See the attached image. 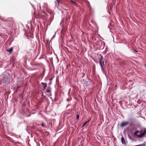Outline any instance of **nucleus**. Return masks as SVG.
<instances>
[{
	"label": "nucleus",
	"instance_id": "4",
	"mask_svg": "<svg viewBox=\"0 0 146 146\" xmlns=\"http://www.w3.org/2000/svg\"><path fill=\"white\" fill-rule=\"evenodd\" d=\"M129 123L128 121H124L122 122L120 124V126L121 127H124L127 125Z\"/></svg>",
	"mask_w": 146,
	"mask_h": 146
},
{
	"label": "nucleus",
	"instance_id": "14",
	"mask_svg": "<svg viewBox=\"0 0 146 146\" xmlns=\"http://www.w3.org/2000/svg\"><path fill=\"white\" fill-rule=\"evenodd\" d=\"M41 13L43 14H44L45 15H46L47 14L44 11H42Z\"/></svg>",
	"mask_w": 146,
	"mask_h": 146
},
{
	"label": "nucleus",
	"instance_id": "21",
	"mask_svg": "<svg viewBox=\"0 0 146 146\" xmlns=\"http://www.w3.org/2000/svg\"><path fill=\"white\" fill-rule=\"evenodd\" d=\"M134 50L135 52H138L137 51V50Z\"/></svg>",
	"mask_w": 146,
	"mask_h": 146
},
{
	"label": "nucleus",
	"instance_id": "5",
	"mask_svg": "<svg viewBox=\"0 0 146 146\" xmlns=\"http://www.w3.org/2000/svg\"><path fill=\"white\" fill-rule=\"evenodd\" d=\"M41 84L43 86V88L44 89L47 86V84L46 83H44L43 82H41Z\"/></svg>",
	"mask_w": 146,
	"mask_h": 146
},
{
	"label": "nucleus",
	"instance_id": "16",
	"mask_svg": "<svg viewBox=\"0 0 146 146\" xmlns=\"http://www.w3.org/2000/svg\"><path fill=\"white\" fill-rule=\"evenodd\" d=\"M50 90H49V89H47L46 90V92H50Z\"/></svg>",
	"mask_w": 146,
	"mask_h": 146
},
{
	"label": "nucleus",
	"instance_id": "13",
	"mask_svg": "<svg viewBox=\"0 0 146 146\" xmlns=\"http://www.w3.org/2000/svg\"><path fill=\"white\" fill-rule=\"evenodd\" d=\"M87 123V122H84L83 124V125L82 126V127H84Z\"/></svg>",
	"mask_w": 146,
	"mask_h": 146
},
{
	"label": "nucleus",
	"instance_id": "17",
	"mask_svg": "<svg viewBox=\"0 0 146 146\" xmlns=\"http://www.w3.org/2000/svg\"><path fill=\"white\" fill-rule=\"evenodd\" d=\"M91 119H90L89 120H88V121H86V122H87V123H88V122H90V120H91Z\"/></svg>",
	"mask_w": 146,
	"mask_h": 146
},
{
	"label": "nucleus",
	"instance_id": "15",
	"mask_svg": "<svg viewBox=\"0 0 146 146\" xmlns=\"http://www.w3.org/2000/svg\"><path fill=\"white\" fill-rule=\"evenodd\" d=\"M79 115H77L76 117V118L78 119L79 118Z\"/></svg>",
	"mask_w": 146,
	"mask_h": 146
},
{
	"label": "nucleus",
	"instance_id": "9",
	"mask_svg": "<svg viewBox=\"0 0 146 146\" xmlns=\"http://www.w3.org/2000/svg\"><path fill=\"white\" fill-rule=\"evenodd\" d=\"M71 1L74 3L73 4L74 5H76V6H77L78 4L76 2H74L73 1Z\"/></svg>",
	"mask_w": 146,
	"mask_h": 146
},
{
	"label": "nucleus",
	"instance_id": "19",
	"mask_svg": "<svg viewBox=\"0 0 146 146\" xmlns=\"http://www.w3.org/2000/svg\"><path fill=\"white\" fill-rule=\"evenodd\" d=\"M41 96L44 97L45 96L43 94V93L42 94V95Z\"/></svg>",
	"mask_w": 146,
	"mask_h": 146
},
{
	"label": "nucleus",
	"instance_id": "3",
	"mask_svg": "<svg viewBox=\"0 0 146 146\" xmlns=\"http://www.w3.org/2000/svg\"><path fill=\"white\" fill-rule=\"evenodd\" d=\"M2 80L3 82L5 84H6L8 83L9 80L8 77H4L3 78Z\"/></svg>",
	"mask_w": 146,
	"mask_h": 146
},
{
	"label": "nucleus",
	"instance_id": "8",
	"mask_svg": "<svg viewBox=\"0 0 146 146\" xmlns=\"http://www.w3.org/2000/svg\"><path fill=\"white\" fill-rule=\"evenodd\" d=\"M13 49L12 48H11L9 49V50H7V51L9 52L10 53H11Z\"/></svg>",
	"mask_w": 146,
	"mask_h": 146
},
{
	"label": "nucleus",
	"instance_id": "2",
	"mask_svg": "<svg viewBox=\"0 0 146 146\" xmlns=\"http://www.w3.org/2000/svg\"><path fill=\"white\" fill-rule=\"evenodd\" d=\"M100 56L101 57L100 60V63L101 66H102V65H105L104 64V59L103 58L102 55H100Z\"/></svg>",
	"mask_w": 146,
	"mask_h": 146
},
{
	"label": "nucleus",
	"instance_id": "11",
	"mask_svg": "<svg viewBox=\"0 0 146 146\" xmlns=\"http://www.w3.org/2000/svg\"><path fill=\"white\" fill-rule=\"evenodd\" d=\"M37 17H38V19H40L41 18V15L40 14H39L37 15Z\"/></svg>",
	"mask_w": 146,
	"mask_h": 146
},
{
	"label": "nucleus",
	"instance_id": "7",
	"mask_svg": "<svg viewBox=\"0 0 146 146\" xmlns=\"http://www.w3.org/2000/svg\"><path fill=\"white\" fill-rule=\"evenodd\" d=\"M85 86L86 87H87L90 86V83L89 82L86 81V82L85 83Z\"/></svg>",
	"mask_w": 146,
	"mask_h": 146
},
{
	"label": "nucleus",
	"instance_id": "10",
	"mask_svg": "<svg viewBox=\"0 0 146 146\" xmlns=\"http://www.w3.org/2000/svg\"><path fill=\"white\" fill-rule=\"evenodd\" d=\"M91 22L94 24H96L95 21L93 19H92L91 21Z\"/></svg>",
	"mask_w": 146,
	"mask_h": 146
},
{
	"label": "nucleus",
	"instance_id": "6",
	"mask_svg": "<svg viewBox=\"0 0 146 146\" xmlns=\"http://www.w3.org/2000/svg\"><path fill=\"white\" fill-rule=\"evenodd\" d=\"M121 141L122 143L123 144L126 143V142L124 138L123 137H122L121 138Z\"/></svg>",
	"mask_w": 146,
	"mask_h": 146
},
{
	"label": "nucleus",
	"instance_id": "22",
	"mask_svg": "<svg viewBox=\"0 0 146 146\" xmlns=\"http://www.w3.org/2000/svg\"><path fill=\"white\" fill-rule=\"evenodd\" d=\"M82 146H84L83 145H82Z\"/></svg>",
	"mask_w": 146,
	"mask_h": 146
},
{
	"label": "nucleus",
	"instance_id": "18",
	"mask_svg": "<svg viewBox=\"0 0 146 146\" xmlns=\"http://www.w3.org/2000/svg\"><path fill=\"white\" fill-rule=\"evenodd\" d=\"M42 127H44V124L43 123H42Z\"/></svg>",
	"mask_w": 146,
	"mask_h": 146
},
{
	"label": "nucleus",
	"instance_id": "20",
	"mask_svg": "<svg viewBox=\"0 0 146 146\" xmlns=\"http://www.w3.org/2000/svg\"><path fill=\"white\" fill-rule=\"evenodd\" d=\"M35 18H36V19H38V17H37V16H35Z\"/></svg>",
	"mask_w": 146,
	"mask_h": 146
},
{
	"label": "nucleus",
	"instance_id": "12",
	"mask_svg": "<svg viewBox=\"0 0 146 146\" xmlns=\"http://www.w3.org/2000/svg\"><path fill=\"white\" fill-rule=\"evenodd\" d=\"M104 65H102V66H101L102 68V70L103 72H104Z\"/></svg>",
	"mask_w": 146,
	"mask_h": 146
},
{
	"label": "nucleus",
	"instance_id": "1",
	"mask_svg": "<svg viewBox=\"0 0 146 146\" xmlns=\"http://www.w3.org/2000/svg\"><path fill=\"white\" fill-rule=\"evenodd\" d=\"M146 134V129L142 128L140 130H136L133 133V136L138 138L144 137Z\"/></svg>",
	"mask_w": 146,
	"mask_h": 146
}]
</instances>
